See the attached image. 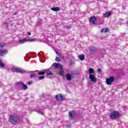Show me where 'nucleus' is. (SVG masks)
<instances>
[{
	"instance_id": "obj_18",
	"label": "nucleus",
	"mask_w": 128,
	"mask_h": 128,
	"mask_svg": "<svg viewBox=\"0 0 128 128\" xmlns=\"http://www.w3.org/2000/svg\"><path fill=\"white\" fill-rule=\"evenodd\" d=\"M22 90H28V86H26V84H24V83H22Z\"/></svg>"
},
{
	"instance_id": "obj_29",
	"label": "nucleus",
	"mask_w": 128,
	"mask_h": 128,
	"mask_svg": "<svg viewBox=\"0 0 128 128\" xmlns=\"http://www.w3.org/2000/svg\"><path fill=\"white\" fill-rule=\"evenodd\" d=\"M5 44H6L4 42H2V43L0 44V48H4V46Z\"/></svg>"
},
{
	"instance_id": "obj_35",
	"label": "nucleus",
	"mask_w": 128,
	"mask_h": 128,
	"mask_svg": "<svg viewBox=\"0 0 128 128\" xmlns=\"http://www.w3.org/2000/svg\"><path fill=\"white\" fill-rule=\"evenodd\" d=\"M2 86V83L0 82V86Z\"/></svg>"
},
{
	"instance_id": "obj_13",
	"label": "nucleus",
	"mask_w": 128,
	"mask_h": 128,
	"mask_svg": "<svg viewBox=\"0 0 128 128\" xmlns=\"http://www.w3.org/2000/svg\"><path fill=\"white\" fill-rule=\"evenodd\" d=\"M46 72H48V71L46 70H45L43 72L38 70V76H44V74H46Z\"/></svg>"
},
{
	"instance_id": "obj_22",
	"label": "nucleus",
	"mask_w": 128,
	"mask_h": 128,
	"mask_svg": "<svg viewBox=\"0 0 128 128\" xmlns=\"http://www.w3.org/2000/svg\"><path fill=\"white\" fill-rule=\"evenodd\" d=\"M4 64L2 62V60H0V66H1V68H4Z\"/></svg>"
},
{
	"instance_id": "obj_31",
	"label": "nucleus",
	"mask_w": 128,
	"mask_h": 128,
	"mask_svg": "<svg viewBox=\"0 0 128 128\" xmlns=\"http://www.w3.org/2000/svg\"><path fill=\"white\" fill-rule=\"evenodd\" d=\"M74 61L71 60V61L70 62V66H72V65H74Z\"/></svg>"
},
{
	"instance_id": "obj_23",
	"label": "nucleus",
	"mask_w": 128,
	"mask_h": 128,
	"mask_svg": "<svg viewBox=\"0 0 128 128\" xmlns=\"http://www.w3.org/2000/svg\"><path fill=\"white\" fill-rule=\"evenodd\" d=\"M44 76H40L38 77V79L39 80H44Z\"/></svg>"
},
{
	"instance_id": "obj_2",
	"label": "nucleus",
	"mask_w": 128,
	"mask_h": 128,
	"mask_svg": "<svg viewBox=\"0 0 128 128\" xmlns=\"http://www.w3.org/2000/svg\"><path fill=\"white\" fill-rule=\"evenodd\" d=\"M118 116H120V112L118 111H114L111 112L110 118L111 120H116V118H118Z\"/></svg>"
},
{
	"instance_id": "obj_8",
	"label": "nucleus",
	"mask_w": 128,
	"mask_h": 128,
	"mask_svg": "<svg viewBox=\"0 0 128 128\" xmlns=\"http://www.w3.org/2000/svg\"><path fill=\"white\" fill-rule=\"evenodd\" d=\"M89 78L91 82H96V77H94V76L90 74L89 75Z\"/></svg>"
},
{
	"instance_id": "obj_25",
	"label": "nucleus",
	"mask_w": 128,
	"mask_h": 128,
	"mask_svg": "<svg viewBox=\"0 0 128 128\" xmlns=\"http://www.w3.org/2000/svg\"><path fill=\"white\" fill-rule=\"evenodd\" d=\"M37 112H38V114H44V112L42 111V110H37Z\"/></svg>"
},
{
	"instance_id": "obj_21",
	"label": "nucleus",
	"mask_w": 128,
	"mask_h": 128,
	"mask_svg": "<svg viewBox=\"0 0 128 128\" xmlns=\"http://www.w3.org/2000/svg\"><path fill=\"white\" fill-rule=\"evenodd\" d=\"M88 72L90 74H94V69L92 68H90L88 70Z\"/></svg>"
},
{
	"instance_id": "obj_27",
	"label": "nucleus",
	"mask_w": 128,
	"mask_h": 128,
	"mask_svg": "<svg viewBox=\"0 0 128 128\" xmlns=\"http://www.w3.org/2000/svg\"><path fill=\"white\" fill-rule=\"evenodd\" d=\"M20 84H22V82H20L16 83V86H20Z\"/></svg>"
},
{
	"instance_id": "obj_4",
	"label": "nucleus",
	"mask_w": 128,
	"mask_h": 128,
	"mask_svg": "<svg viewBox=\"0 0 128 128\" xmlns=\"http://www.w3.org/2000/svg\"><path fill=\"white\" fill-rule=\"evenodd\" d=\"M34 40H36V39L24 38L23 39H20L19 40V44H24L26 42H34Z\"/></svg>"
},
{
	"instance_id": "obj_6",
	"label": "nucleus",
	"mask_w": 128,
	"mask_h": 128,
	"mask_svg": "<svg viewBox=\"0 0 128 128\" xmlns=\"http://www.w3.org/2000/svg\"><path fill=\"white\" fill-rule=\"evenodd\" d=\"M52 66L53 68H58V69L62 68V66L60 63H54L52 64Z\"/></svg>"
},
{
	"instance_id": "obj_17",
	"label": "nucleus",
	"mask_w": 128,
	"mask_h": 128,
	"mask_svg": "<svg viewBox=\"0 0 128 128\" xmlns=\"http://www.w3.org/2000/svg\"><path fill=\"white\" fill-rule=\"evenodd\" d=\"M52 10L54 12H58L60 9L58 7H53L51 8Z\"/></svg>"
},
{
	"instance_id": "obj_32",
	"label": "nucleus",
	"mask_w": 128,
	"mask_h": 128,
	"mask_svg": "<svg viewBox=\"0 0 128 128\" xmlns=\"http://www.w3.org/2000/svg\"><path fill=\"white\" fill-rule=\"evenodd\" d=\"M32 84V81L28 82V84L29 86H30V84Z\"/></svg>"
},
{
	"instance_id": "obj_24",
	"label": "nucleus",
	"mask_w": 128,
	"mask_h": 128,
	"mask_svg": "<svg viewBox=\"0 0 128 128\" xmlns=\"http://www.w3.org/2000/svg\"><path fill=\"white\" fill-rule=\"evenodd\" d=\"M90 52H94V50H96V48H94V47H90Z\"/></svg>"
},
{
	"instance_id": "obj_5",
	"label": "nucleus",
	"mask_w": 128,
	"mask_h": 128,
	"mask_svg": "<svg viewBox=\"0 0 128 128\" xmlns=\"http://www.w3.org/2000/svg\"><path fill=\"white\" fill-rule=\"evenodd\" d=\"M114 82V76H110V78H107L106 79V84L108 86H110L112 84V82Z\"/></svg>"
},
{
	"instance_id": "obj_12",
	"label": "nucleus",
	"mask_w": 128,
	"mask_h": 128,
	"mask_svg": "<svg viewBox=\"0 0 128 128\" xmlns=\"http://www.w3.org/2000/svg\"><path fill=\"white\" fill-rule=\"evenodd\" d=\"M30 74V78H36V73L34 71H31L29 72Z\"/></svg>"
},
{
	"instance_id": "obj_3",
	"label": "nucleus",
	"mask_w": 128,
	"mask_h": 128,
	"mask_svg": "<svg viewBox=\"0 0 128 128\" xmlns=\"http://www.w3.org/2000/svg\"><path fill=\"white\" fill-rule=\"evenodd\" d=\"M11 70L14 72H18V74H26V72L24 70L18 68L16 67L12 68Z\"/></svg>"
},
{
	"instance_id": "obj_1",
	"label": "nucleus",
	"mask_w": 128,
	"mask_h": 128,
	"mask_svg": "<svg viewBox=\"0 0 128 128\" xmlns=\"http://www.w3.org/2000/svg\"><path fill=\"white\" fill-rule=\"evenodd\" d=\"M20 122V116L14 114H12L9 116L8 122L12 124H16Z\"/></svg>"
},
{
	"instance_id": "obj_15",
	"label": "nucleus",
	"mask_w": 128,
	"mask_h": 128,
	"mask_svg": "<svg viewBox=\"0 0 128 128\" xmlns=\"http://www.w3.org/2000/svg\"><path fill=\"white\" fill-rule=\"evenodd\" d=\"M110 32V29H108V28H102L100 30V32Z\"/></svg>"
},
{
	"instance_id": "obj_9",
	"label": "nucleus",
	"mask_w": 128,
	"mask_h": 128,
	"mask_svg": "<svg viewBox=\"0 0 128 128\" xmlns=\"http://www.w3.org/2000/svg\"><path fill=\"white\" fill-rule=\"evenodd\" d=\"M90 22L92 24H96V18L94 16H92L90 18Z\"/></svg>"
},
{
	"instance_id": "obj_36",
	"label": "nucleus",
	"mask_w": 128,
	"mask_h": 128,
	"mask_svg": "<svg viewBox=\"0 0 128 128\" xmlns=\"http://www.w3.org/2000/svg\"><path fill=\"white\" fill-rule=\"evenodd\" d=\"M124 108H126V106H124Z\"/></svg>"
},
{
	"instance_id": "obj_33",
	"label": "nucleus",
	"mask_w": 128,
	"mask_h": 128,
	"mask_svg": "<svg viewBox=\"0 0 128 128\" xmlns=\"http://www.w3.org/2000/svg\"><path fill=\"white\" fill-rule=\"evenodd\" d=\"M98 72L100 73L102 72V69L98 68Z\"/></svg>"
},
{
	"instance_id": "obj_34",
	"label": "nucleus",
	"mask_w": 128,
	"mask_h": 128,
	"mask_svg": "<svg viewBox=\"0 0 128 128\" xmlns=\"http://www.w3.org/2000/svg\"><path fill=\"white\" fill-rule=\"evenodd\" d=\"M28 34V36H31L32 33L30 32H27Z\"/></svg>"
},
{
	"instance_id": "obj_11",
	"label": "nucleus",
	"mask_w": 128,
	"mask_h": 128,
	"mask_svg": "<svg viewBox=\"0 0 128 128\" xmlns=\"http://www.w3.org/2000/svg\"><path fill=\"white\" fill-rule=\"evenodd\" d=\"M8 54V50H0V56H2L4 54Z\"/></svg>"
},
{
	"instance_id": "obj_14",
	"label": "nucleus",
	"mask_w": 128,
	"mask_h": 128,
	"mask_svg": "<svg viewBox=\"0 0 128 128\" xmlns=\"http://www.w3.org/2000/svg\"><path fill=\"white\" fill-rule=\"evenodd\" d=\"M60 70L59 71L58 74L59 76H64V68L62 67L60 69Z\"/></svg>"
},
{
	"instance_id": "obj_30",
	"label": "nucleus",
	"mask_w": 128,
	"mask_h": 128,
	"mask_svg": "<svg viewBox=\"0 0 128 128\" xmlns=\"http://www.w3.org/2000/svg\"><path fill=\"white\" fill-rule=\"evenodd\" d=\"M47 72H52V68H50V69H48V70H46Z\"/></svg>"
},
{
	"instance_id": "obj_7",
	"label": "nucleus",
	"mask_w": 128,
	"mask_h": 128,
	"mask_svg": "<svg viewBox=\"0 0 128 128\" xmlns=\"http://www.w3.org/2000/svg\"><path fill=\"white\" fill-rule=\"evenodd\" d=\"M68 114L70 120H72V118H74V114H76V111H70L68 112Z\"/></svg>"
},
{
	"instance_id": "obj_28",
	"label": "nucleus",
	"mask_w": 128,
	"mask_h": 128,
	"mask_svg": "<svg viewBox=\"0 0 128 128\" xmlns=\"http://www.w3.org/2000/svg\"><path fill=\"white\" fill-rule=\"evenodd\" d=\"M55 60H56V62H60V58L58 57H56Z\"/></svg>"
},
{
	"instance_id": "obj_19",
	"label": "nucleus",
	"mask_w": 128,
	"mask_h": 128,
	"mask_svg": "<svg viewBox=\"0 0 128 128\" xmlns=\"http://www.w3.org/2000/svg\"><path fill=\"white\" fill-rule=\"evenodd\" d=\"M78 58L79 60H84V54L79 55L78 56Z\"/></svg>"
},
{
	"instance_id": "obj_26",
	"label": "nucleus",
	"mask_w": 128,
	"mask_h": 128,
	"mask_svg": "<svg viewBox=\"0 0 128 128\" xmlns=\"http://www.w3.org/2000/svg\"><path fill=\"white\" fill-rule=\"evenodd\" d=\"M46 75H47V76H54V73H52V72H47V73H46Z\"/></svg>"
},
{
	"instance_id": "obj_16",
	"label": "nucleus",
	"mask_w": 128,
	"mask_h": 128,
	"mask_svg": "<svg viewBox=\"0 0 128 128\" xmlns=\"http://www.w3.org/2000/svg\"><path fill=\"white\" fill-rule=\"evenodd\" d=\"M66 78L68 81L72 80V75H70V74H66Z\"/></svg>"
},
{
	"instance_id": "obj_20",
	"label": "nucleus",
	"mask_w": 128,
	"mask_h": 128,
	"mask_svg": "<svg viewBox=\"0 0 128 128\" xmlns=\"http://www.w3.org/2000/svg\"><path fill=\"white\" fill-rule=\"evenodd\" d=\"M104 16L106 18H108V16H112V12H106Z\"/></svg>"
},
{
	"instance_id": "obj_10",
	"label": "nucleus",
	"mask_w": 128,
	"mask_h": 128,
	"mask_svg": "<svg viewBox=\"0 0 128 128\" xmlns=\"http://www.w3.org/2000/svg\"><path fill=\"white\" fill-rule=\"evenodd\" d=\"M56 98L57 100H62L64 96L62 94H58L56 96Z\"/></svg>"
}]
</instances>
